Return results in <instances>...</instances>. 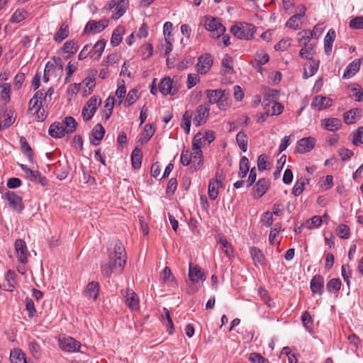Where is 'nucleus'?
Returning a JSON list of instances; mask_svg holds the SVG:
<instances>
[{
	"mask_svg": "<svg viewBox=\"0 0 363 363\" xmlns=\"http://www.w3.org/2000/svg\"><path fill=\"white\" fill-rule=\"evenodd\" d=\"M126 264L125 248L121 242H116L113 252L110 253L106 262L101 264V272L104 277H110L113 274H121Z\"/></svg>",
	"mask_w": 363,
	"mask_h": 363,
	"instance_id": "f257e3e1",
	"label": "nucleus"
},
{
	"mask_svg": "<svg viewBox=\"0 0 363 363\" xmlns=\"http://www.w3.org/2000/svg\"><path fill=\"white\" fill-rule=\"evenodd\" d=\"M210 115L209 104H201L197 106L194 111H186L182 116L181 127L186 134L189 133L191 121L194 125L200 126L205 124Z\"/></svg>",
	"mask_w": 363,
	"mask_h": 363,
	"instance_id": "f03ea898",
	"label": "nucleus"
},
{
	"mask_svg": "<svg viewBox=\"0 0 363 363\" xmlns=\"http://www.w3.org/2000/svg\"><path fill=\"white\" fill-rule=\"evenodd\" d=\"M68 60V42H65L63 46L58 52V55L53 57L54 63L48 62L45 65L44 73L48 74L50 77L51 73L55 71L58 74H62L64 69L65 61Z\"/></svg>",
	"mask_w": 363,
	"mask_h": 363,
	"instance_id": "7ed1b4c3",
	"label": "nucleus"
},
{
	"mask_svg": "<svg viewBox=\"0 0 363 363\" xmlns=\"http://www.w3.org/2000/svg\"><path fill=\"white\" fill-rule=\"evenodd\" d=\"M208 99L206 104H216L220 110H225L229 106L228 93L222 89H206L205 91Z\"/></svg>",
	"mask_w": 363,
	"mask_h": 363,
	"instance_id": "20e7f679",
	"label": "nucleus"
},
{
	"mask_svg": "<svg viewBox=\"0 0 363 363\" xmlns=\"http://www.w3.org/2000/svg\"><path fill=\"white\" fill-rule=\"evenodd\" d=\"M231 33L239 39L250 40L254 38L256 32L255 26L247 23H240L230 28Z\"/></svg>",
	"mask_w": 363,
	"mask_h": 363,
	"instance_id": "39448f33",
	"label": "nucleus"
},
{
	"mask_svg": "<svg viewBox=\"0 0 363 363\" xmlns=\"http://www.w3.org/2000/svg\"><path fill=\"white\" fill-rule=\"evenodd\" d=\"M204 26L206 30L211 32H216V33H213L211 35V37L213 38H219L226 30L225 27L220 23L218 18L211 16L206 17Z\"/></svg>",
	"mask_w": 363,
	"mask_h": 363,
	"instance_id": "423d86ee",
	"label": "nucleus"
},
{
	"mask_svg": "<svg viewBox=\"0 0 363 363\" xmlns=\"http://www.w3.org/2000/svg\"><path fill=\"white\" fill-rule=\"evenodd\" d=\"M101 100L98 96H91L82 108V115L85 121H88L95 114Z\"/></svg>",
	"mask_w": 363,
	"mask_h": 363,
	"instance_id": "0eeeda50",
	"label": "nucleus"
},
{
	"mask_svg": "<svg viewBox=\"0 0 363 363\" xmlns=\"http://www.w3.org/2000/svg\"><path fill=\"white\" fill-rule=\"evenodd\" d=\"M128 0H111L105 6L104 9L109 11L111 9H115L116 12L112 15V18L117 20L125 13L128 8Z\"/></svg>",
	"mask_w": 363,
	"mask_h": 363,
	"instance_id": "6e6552de",
	"label": "nucleus"
},
{
	"mask_svg": "<svg viewBox=\"0 0 363 363\" xmlns=\"http://www.w3.org/2000/svg\"><path fill=\"white\" fill-rule=\"evenodd\" d=\"M14 247L16 256L18 262L21 264H26L30 256L26 242L22 239H17L14 242Z\"/></svg>",
	"mask_w": 363,
	"mask_h": 363,
	"instance_id": "1a4fd4ad",
	"label": "nucleus"
},
{
	"mask_svg": "<svg viewBox=\"0 0 363 363\" xmlns=\"http://www.w3.org/2000/svg\"><path fill=\"white\" fill-rule=\"evenodd\" d=\"M68 116L65 117L62 123L55 122L49 128V134L52 138H61L67 133Z\"/></svg>",
	"mask_w": 363,
	"mask_h": 363,
	"instance_id": "9d476101",
	"label": "nucleus"
},
{
	"mask_svg": "<svg viewBox=\"0 0 363 363\" xmlns=\"http://www.w3.org/2000/svg\"><path fill=\"white\" fill-rule=\"evenodd\" d=\"M108 23L109 21L106 18L101 19L99 21L90 20L84 29V33L88 35L100 33L108 26Z\"/></svg>",
	"mask_w": 363,
	"mask_h": 363,
	"instance_id": "9b49d317",
	"label": "nucleus"
},
{
	"mask_svg": "<svg viewBox=\"0 0 363 363\" xmlns=\"http://www.w3.org/2000/svg\"><path fill=\"white\" fill-rule=\"evenodd\" d=\"M213 65V59L211 55L205 54L201 55L198 59V62L196 65V71L201 74L207 73Z\"/></svg>",
	"mask_w": 363,
	"mask_h": 363,
	"instance_id": "f8f14e48",
	"label": "nucleus"
},
{
	"mask_svg": "<svg viewBox=\"0 0 363 363\" xmlns=\"http://www.w3.org/2000/svg\"><path fill=\"white\" fill-rule=\"evenodd\" d=\"M123 294L125 297L126 306L131 311H137L139 309L140 305L138 296L132 289H127Z\"/></svg>",
	"mask_w": 363,
	"mask_h": 363,
	"instance_id": "ddd939ff",
	"label": "nucleus"
},
{
	"mask_svg": "<svg viewBox=\"0 0 363 363\" xmlns=\"http://www.w3.org/2000/svg\"><path fill=\"white\" fill-rule=\"evenodd\" d=\"M315 139L313 137L303 138L297 143V151L301 154L310 152L315 147Z\"/></svg>",
	"mask_w": 363,
	"mask_h": 363,
	"instance_id": "4468645a",
	"label": "nucleus"
},
{
	"mask_svg": "<svg viewBox=\"0 0 363 363\" xmlns=\"http://www.w3.org/2000/svg\"><path fill=\"white\" fill-rule=\"evenodd\" d=\"M5 198L9 201V205L17 212H21L23 209L22 199L14 192L8 191L5 194Z\"/></svg>",
	"mask_w": 363,
	"mask_h": 363,
	"instance_id": "2eb2a0df",
	"label": "nucleus"
},
{
	"mask_svg": "<svg viewBox=\"0 0 363 363\" xmlns=\"http://www.w3.org/2000/svg\"><path fill=\"white\" fill-rule=\"evenodd\" d=\"M159 91L163 94L174 95L177 89L172 86V81L169 77L163 78L159 84Z\"/></svg>",
	"mask_w": 363,
	"mask_h": 363,
	"instance_id": "dca6fc26",
	"label": "nucleus"
},
{
	"mask_svg": "<svg viewBox=\"0 0 363 363\" xmlns=\"http://www.w3.org/2000/svg\"><path fill=\"white\" fill-rule=\"evenodd\" d=\"M332 104V100L330 98L322 96H316L311 102V107L318 111L328 108Z\"/></svg>",
	"mask_w": 363,
	"mask_h": 363,
	"instance_id": "f3484780",
	"label": "nucleus"
},
{
	"mask_svg": "<svg viewBox=\"0 0 363 363\" xmlns=\"http://www.w3.org/2000/svg\"><path fill=\"white\" fill-rule=\"evenodd\" d=\"M105 134V129L101 123L96 124L91 130L89 137L90 143L94 145H98Z\"/></svg>",
	"mask_w": 363,
	"mask_h": 363,
	"instance_id": "a211bd4d",
	"label": "nucleus"
},
{
	"mask_svg": "<svg viewBox=\"0 0 363 363\" xmlns=\"http://www.w3.org/2000/svg\"><path fill=\"white\" fill-rule=\"evenodd\" d=\"M189 277L194 283L205 279V275L201 271V267L198 265H194L192 263L189 264Z\"/></svg>",
	"mask_w": 363,
	"mask_h": 363,
	"instance_id": "6ab92c4d",
	"label": "nucleus"
},
{
	"mask_svg": "<svg viewBox=\"0 0 363 363\" xmlns=\"http://www.w3.org/2000/svg\"><path fill=\"white\" fill-rule=\"evenodd\" d=\"M311 290L313 294L322 295L324 289V279L321 275H315L311 280Z\"/></svg>",
	"mask_w": 363,
	"mask_h": 363,
	"instance_id": "aec40b11",
	"label": "nucleus"
},
{
	"mask_svg": "<svg viewBox=\"0 0 363 363\" xmlns=\"http://www.w3.org/2000/svg\"><path fill=\"white\" fill-rule=\"evenodd\" d=\"M82 86H85L89 89V91L86 92V90L84 89L82 94V96H86L90 94L93 91V89L95 86L94 79L91 77H86L82 83L74 84V90H73V93L75 94L79 91V89Z\"/></svg>",
	"mask_w": 363,
	"mask_h": 363,
	"instance_id": "412c9836",
	"label": "nucleus"
},
{
	"mask_svg": "<svg viewBox=\"0 0 363 363\" xmlns=\"http://www.w3.org/2000/svg\"><path fill=\"white\" fill-rule=\"evenodd\" d=\"M43 89L38 91L32 99L29 101V108L28 111H35L39 110L40 108H42L43 99Z\"/></svg>",
	"mask_w": 363,
	"mask_h": 363,
	"instance_id": "4be33fe9",
	"label": "nucleus"
},
{
	"mask_svg": "<svg viewBox=\"0 0 363 363\" xmlns=\"http://www.w3.org/2000/svg\"><path fill=\"white\" fill-rule=\"evenodd\" d=\"M321 125L329 131L337 130L342 125V122L336 118H330L322 120Z\"/></svg>",
	"mask_w": 363,
	"mask_h": 363,
	"instance_id": "5701e85b",
	"label": "nucleus"
},
{
	"mask_svg": "<svg viewBox=\"0 0 363 363\" xmlns=\"http://www.w3.org/2000/svg\"><path fill=\"white\" fill-rule=\"evenodd\" d=\"M360 68V60H354L350 62L346 67L342 77L345 79H349L353 77Z\"/></svg>",
	"mask_w": 363,
	"mask_h": 363,
	"instance_id": "b1692460",
	"label": "nucleus"
},
{
	"mask_svg": "<svg viewBox=\"0 0 363 363\" xmlns=\"http://www.w3.org/2000/svg\"><path fill=\"white\" fill-rule=\"evenodd\" d=\"M269 184V181L264 178L259 179L255 186V198L262 197L267 192Z\"/></svg>",
	"mask_w": 363,
	"mask_h": 363,
	"instance_id": "393cba45",
	"label": "nucleus"
},
{
	"mask_svg": "<svg viewBox=\"0 0 363 363\" xmlns=\"http://www.w3.org/2000/svg\"><path fill=\"white\" fill-rule=\"evenodd\" d=\"M192 154V165L190 168L192 171H196L200 169L203 164V156L201 150L193 149Z\"/></svg>",
	"mask_w": 363,
	"mask_h": 363,
	"instance_id": "a878e982",
	"label": "nucleus"
},
{
	"mask_svg": "<svg viewBox=\"0 0 363 363\" xmlns=\"http://www.w3.org/2000/svg\"><path fill=\"white\" fill-rule=\"evenodd\" d=\"M361 110L352 108L343 114V119L346 124H353L360 117Z\"/></svg>",
	"mask_w": 363,
	"mask_h": 363,
	"instance_id": "bb28decb",
	"label": "nucleus"
},
{
	"mask_svg": "<svg viewBox=\"0 0 363 363\" xmlns=\"http://www.w3.org/2000/svg\"><path fill=\"white\" fill-rule=\"evenodd\" d=\"M99 289V284L97 281H91L87 284L85 293L87 297L95 301L98 298Z\"/></svg>",
	"mask_w": 363,
	"mask_h": 363,
	"instance_id": "cd10ccee",
	"label": "nucleus"
},
{
	"mask_svg": "<svg viewBox=\"0 0 363 363\" xmlns=\"http://www.w3.org/2000/svg\"><path fill=\"white\" fill-rule=\"evenodd\" d=\"M106 45V41L104 39L99 40L91 49V58L98 60L102 55Z\"/></svg>",
	"mask_w": 363,
	"mask_h": 363,
	"instance_id": "c85d7f7f",
	"label": "nucleus"
},
{
	"mask_svg": "<svg viewBox=\"0 0 363 363\" xmlns=\"http://www.w3.org/2000/svg\"><path fill=\"white\" fill-rule=\"evenodd\" d=\"M335 31L330 29L324 39V49L326 54H330L332 51L333 43L335 39Z\"/></svg>",
	"mask_w": 363,
	"mask_h": 363,
	"instance_id": "c756f323",
	"label": "nucleus"
},
{
	"mask_svg": "<svg viewBox=\"0 0 363 363\" xmlns=\"http://www.w3.org/2000/svg\"><path fill=\"white\" fill-rule=\"evenodd\" d=\"M143 153L141 149L135 147L131 154L132 166L135 169H138L141 167Z\"/></svg>",
	"mask_w": 363,
	"mask_h": 363,
	"instance_id": "7c9ffc66",
	"label": "nucleus"
},
{
	"mask_svg": "<svg viewBox=\"0 0 363 363\" xmlns=\"http://www.w3.org/2000/svg\"><path fill=\"white\" fill-rule=\"evenodd\" d=\"M223 186L216 180H211L208 184V196L211 200H216L218 196V189Z\"/></svg>",
	"mask_w": 363,
	"mask_h": 363,
	"instance_id": "2f4dec72",
	"label": "nucleus"
},
{
	"mask_svg": "<svg viewBox=\"0 0 363 363\" xmlns=\"http://www.w3.org/2000/svg\"><path fill=\"white\" fill-rule=\"evenodd\" d=\"M250 253L255 265L263 264L264 256L262 252L257 247H252L250 250Z\"/></svg>",
	"mask_w": 363,
	"mask_h": 363,
	"instance_id": "473e14b6",
	"label": "nucleus"
},
{
	"mask_svg": "<svg viewBox=\"0 0 363 363\" xmlns=\"http://www.w3.org/2000/svg\"><path fill=\"white\" fill-rule=\"evenodd\" d=\"M298 44L300 46L309 45L311 38H313V32L309 30H303L298 33Z\"/></svg>",
	"mask_w": 363,
	"mask_h": 363,
	"instance_id": "72a5a7b5",
	"label": "nucleus"
},
{
	"mask_svg": "<svg viewBox=\"0 0 363 363\" xmlns=\"http://www.w3.org/2000/svg\"><path fill=\"white\" fill-rule=\"evenodd\" d=\"M10 360L11 363H27L25 354L20 350L11 351Z\"/></svg>",
	"mask_w": 363,
	"mask_h": 363,
	"instance_id": "f704fd0d",
	"label": "nucleus"
},
{
	"mask_svg": "<svg viewBox=\"0 0 363 363\" xmlns=\"http://www.w3.org/2000/svg\"><path fill=\"white\" fill-rule=\"evenodd\" d=\"M299 55L302 58L312 60L315 54L314 45L313 44L301 46Z\"/></svg>",
	"mask_w": 363,
	"mask_h": 363,
	"instance_id": "c9c22d12",
	"label": "nucleus"
},
{
	"mask_svg": "<svg viewBox=\"0 0 363 363\" xmlns=\"http://www.w3.org/2000/svg\"><path fill=\"white\" fill-rule=\"evenodd\" d=\"M20 143L21 146V150L23 152V153L26 155V157L28 158L30 162L33 161V153L32 151V149L30 146L29 145L28 143L27 142L26 138L21 137L20 138Z\"/></svg>",
	"mask_w": 363,
	"mask_h": 363,
	"instance_id": "e433bc0d",
	"label": "nucleus"
},
{
	"mask_svg": "<svg viewBox=\"0 0 363 363\" xmlns=\"http://www.w3.org/2000/svg\"><path fill=\"white\" fill-rule=\"evenodd\" d=\"M155 129L153 128L152 124H147L145 126L144 130L142 133V137L140 139L141 143L147 142L154 135Z\"/></svg>",
	"mask_w": 363,
	"mask_h": 363,
	"instance_id": "4c0bfd02",
	"label": "nucleus"
},
{
	"mask_svg": "<svg viewBox=\"0 0 363 363\" xmlns=\"http://www.w3.org/2000/svg\"><path fill=\"white\" fill-rule=\"evenodd\" d=\"M248 172H249V160L245 156H243L241 157V159L240 160L238 177L240 178H244L246 177Z\"/></svg>",
	"mask_w": 363,
	"mask_h": 363,
	"instance_id": "58836bf2",
	"label": "nucleus"
},
{
	"mask_svg": "<svg viewBox=\"0 0 363 363\" xmlns=\"http://www.w3.org/2000/svg\"><path fill=\"white\" fill-rule=\"evenodd\" d=\"M68 36V25L63 23L54 36V40L61 43Z\"/></svg>",
	"mask_w": 363,
	"mask_h": 363,
	"instance_id": "ea45409f",
	"label": "nucleus"
},
{
	"mask_svg": "<svg viewBox=\"0 0 363 363\" xmlns=\"http://www.w3.org/2000/svg\"><path fill=\"white\" fill-rule=\"evenodd\" d=\"M137 94L138 89H133L128 91L127 97L123 103L125 107L130 106L138 99L139 97Z\"/></svg>",
	"mask_w": 363,
	"mask_h": 363,
	"instance_id": "a19ab883",
	"label": "nucleus"
},
{
	"mask_svg": "<svg viewBox=\"0 0 363 363\" xmlns=\"http://www.w3.org/2000/svg\"><path fill=\"white\" fill-rule=\"evenodd\" d=\"M83 349H86V346L83 345L79 341L73 337H69V352H84Z\"/></svg>",
	"mask_w": 363,
	"mask_h": 363,
	"instance_id": "79ce46f5",
	"label": "nucleus"
},
{
	"mask_svg": "<svg viewBox=\"0 0 363 363\" xmlns=\"http://www.w3.org/2000/svg\"><path fill=\"white\" fill-rule=\"evenodd\" d=\"M307 183L308 180L306 179H300L296 181L292 189V194L296 196H299L304 190V186Z\"/></svg>",
	"mask_w": 363,
	"mask_h": 363,
	"instance_id": "37998d69",
	"label": "nucleus"
},
{
	"mask_svg": "<svg viewBox=\"0 0 363 363\" xmlns=\"http://www.w3.org/2000/svg\"><path fill=\"white\" fill-rule=\"evenodd\" d=\"M247 135L243 131H240L236 135V141L239 147L243 152L247 150V140H246Z\"/></svg>",
	"mask_w": 363,
	"mask_h": 363,
	"instance_id": "c03bdc74",
	"label": "nucleus"
},
{
	"mask_svg": "<svg viewBox=\"0 0 363 363\" xmlns=\"http://www.w3.org/2000/svg\"><path fill=\"white\" fill-rule=\"evenodd\" d=\"M222 67L225 74L226 73L230 74L233 72V58L230 55H226L223 57V59L222 60Z\"/></svg>",
	"mask_w": 363,
	"mask_h": 363,
	"instance_id": "a18cd8bd",
	"label": "nucleus"
},
{
	"mask_svg": "<svg viewBox=\"0 0 363 363\" xmlns=\"http://www.w3.org/2000/svg\"><path fill=\"white\" fill-rule=\"evenodd\" d=\"M301 19L296 14H294L287 21L286 26L294 30H298L301 28Z\"/></svg>",
	"mask_w": 363,
	"mask_h": 363,
	"instance_id": "49530a36",
	"label": "nucleus"
},
{
	"mask_svg": "<svg viewBox=\"0 0 363 363\" xmlns=\"http://www.w3.org/2000/svg\"><path fill=\"white\" fill-rule=\"evenodd\" d=\"M322 218L319 216H314L311 218L308 219L306 223V226L308 229L313 228H318L322 223Z\"/></svg>",
	"mask_w": 363,
	"mask_h": 363,
	"instance_id": "de8ad7c7",
	"label": "nucleus"
},
{
	"mask_svg": "<svg viewBox=\"0 0 363 363\" xmlns=\"http://www.w3.org/2000/svg\"><path fill=\"white\" fill-rule=\"evenodd\" d=\"M2 88L0 97L2 100H4L6 103L9 102L10 101V92H11V84H3L1 86Z\"/></svg>",
	"mask_w": 363,
	"mask_h": 363,
	"instance_id": "09e8293b",
	"label": "nucleus"
},
{
	"mask_svg": "<svg viewBox=\"0 0 363 363\" xmlns=\"http://www.w3.org/2000/svg\"><path fill=\"white\" fill-rule=\"evenodd\" d=\"M341 281L339 279H332L327 284V289L330 292L337 291L340 289Z\"/></svg>",
	"mask_w": 363,
	"mask_h": 363,
	"instance_id": "8fccbe9b",
	"label": "nucleus"
},
{
	"mask_svg": "<svg viewBox=\"0 0 363 363\" xmlns=\"http://www.w3.org/2000/svg\"><path fill=\"white\" fill-rule=\"evenodd\" d=\"M202 133H198L192 140V149L201 150L203 144L205 143Z\"/></svg>",
	"mask_w": 363,
	"mask_h": 363,
	"instance_id": "3c124183",
	"label": "nucleus"
},
{
	"mask_svg": "<svg viewBox=\"0 0 363 363\" xmlns=\"http://www.w3.org/2000/svg\"><path fill=\"white\" fill-rule=\"evenodd\" d=\"M219 243L221 245L222 249L225 254L226 255V256H228V257H231L233 256V249L230 244L228 243V242L226 240V239L220 238Z\"/></svg>",
	"mask_w": 363,
	"mask_h": 363,
	"instance_id": "603ef678",
	"label": "nucleus"
},
{
	"mask_svg": "<svg viewBox=\"0 0 363 363\" xmlns=\"http://www.w3.org/2000/svg\"><path fill=\"white\" fill-rule=\"evenodd\" d=\"M192 154L189 150H183L181 154V162L184 166L192 165Z\"/></svg>",
	"mask_w": 363,
	"mask_h": 363,
	"instance_id": "864d4df0",
	"label": "nucleus"
},
{
	"mask_svg": "<svg viewBox=\"0 0 363 363\" xmlns=\"http://www.w3.org/2000/svg\"><path fill=\"white\" fill-rule=\"evenodd\" d=\"M337 235L340 238L347 239L350 237V228L345 224H340L337 228Z\"/></svg>",
	"mask_w": 363,
	"mask_h": 363,
	"instance_id": "5fc2aeb1",
	"label": "nucleus"
},
{
	"mask_svg": "<svg viewBox=\"0 0 363 363\" xmlns=\"http://www.w3.org/2000/svg\"><path fill=\"white\" fill-rule=\"evenodd\" d=\"M350 96L356 101H361L363 97V91L360 87H353L350 90Z\"/></svg>",
	"mask_w": 363,
	"mask_h": 363,
	"instance_id": "6e6d98bb",
	"label": "nucleus"
},
{
	"mask_svg": "<svg viewBox=\"0 0 363 363\" xmlns=\"http://www.w3.org/2000/svg\"><path fill=\"white\" fill-rule=\"evenodd\" d=\"M26 12L23 10L17 9L11 18L13 23H19L26 18Z\"/></svg>",
	"mask_w": 363,
	"mask_h": 363,
	"instance_id": "4d7b16f0",
	"label": "nucleus"
},
{
	"mask_svg": "<svg viewBox=\"0 0 363 363\" xmlns=\"http://www.w3.org/2000/svg\"><path fill=\"white\" fill-rule=\"evenodd\" d=\"M350 27L352 29H363V16H357L351 19Z\"/></svg>",
	"mask_w": 363,
	"mask_h": 363,
	"instance_id": "13d9d810",
	"label": "nucleus"
},
{
	"mask_svg": "<svg viewBox=\"0 0 363 363\" xmlns=\"http://www.w3.org/2000/svg\"><path fill=\"white\" fill-rule=\"evenodd\" d=\"M25 303L26 310L28 312V316L30 318L34 317L36 314V311L35 309V306L33 300L31 298H26L25 300Z\"/></svg>",
	"mask_w": 363,
	"mask_h": 363,
	"instance_id": "bf43d9fd",
	"label": "nucleus"
},
{
	"mask_svg": "<svg viewBox=\"0 0 363 363\" xmlns=\"http://www.w3.org/2000/svg\"><path fill=\"white\" fill-rule=\"evenodd\" d=\"M303 326L307 329H311L313 325V320L311 314L308 311H305L301 317Z\"/></svg>",
	"mask_w": 363,
	"mask_h": 363,
	"instance_id": "052dcab7",
	"label": "nucleus"
},
{
	"mask_svg": "<svg viewBox=\"0 0 363 363\" xmlns=\"http://www.w3.org/2000/svg\"><path fill=\"white\" fill-rule=\"evenodd\" d=\"M269 60V55L263 51L257 53L255 61L258 65L266 64Z\"/></svg>",
	"mask_w": 363,
	"mask_h": 363,
	"instance_id": "680f3d73",
	"label": "nucleus"
},
{
	"mask_svg": "<svg viewBox=\"0 0 363 363\" xmlns=\"http://www.w3.org/2000/svg\"><path fill=\"white\" fill-rule=\"evenodd\" d=\"M261 222L262 224L267 227H269L273 223V216L272 213L269 211H267L264 213L261 218Z\"/></svg>",
	"mask_w": 363,
	"mask_h": 363,
	"instance_id": "e2e57ef3",
	"label": "nucleus"
},
{
	"mask_svg": "<svg viewBox=\"0 0 363 363\" xmlns=\"http://www.w3.org/2000/svg\"><path fill=\"white\" fill-rule=\"evenodd\" d=\"M309 62L308 65V71L309 72V75H314L318 71L319 67V61L315 60L314 59L308 60Z\"/></svg>",
	"mask_w": 363,
	"mask_h": 363,
	"instance_id": "0e129e2a",
	"label": "nucleus"
},
{
	"mask_svg": "<svg viewBox=\"0 0 363 363\" xmlns=\"http://www.w3.org/2000/svg\"><path fill=\"white\" fill-rule=\"evenodd\" d=\"M352 143L354 145H358L359 144H363V127H359L356 133H354Z\"/></svg>",
	"mask_w": 363,
	"mask_h": 363,
	"instance_id": "69168bd1",
	"label": "nucleus"
},
{
	"mask_svg": "<svg viewBox=\"0 0 363 363\" xmlns=\"http://www.w3.org/2000/svg\"><path fill=\"white\" fill-rule=\"evenodd\" d=\"M291 45V40L289 38H284L281 40L274 46L276 50H285Z\"/></svg>",
	"mask_w": 363,
	"mask_h": 363,
	"instance_id": "338daca9",
	"label": "nucleus"
},
{
	"mask_svg": "<svg viewBox=\"0 0 363 363\" xmlns=\"http://www.w3.org/2000/svg\"><path fill=\"white\" fill-rule=\"evenodd\" d=\"M249 359L252 363H267L269 361L260 354L256 352L250 354Z\"/></svg>",
	"mask_w": 363,
	"mask_h": 363,
	"instance_id": "774afa93",
	"label": "nucleus"
}]
</instances>
